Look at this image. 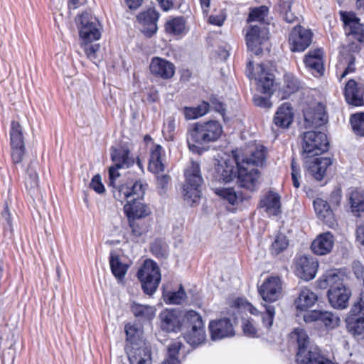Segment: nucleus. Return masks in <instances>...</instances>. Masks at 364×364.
Instances as JSON below:
<instances>
[{"label": "nucleus", "instance_id": "obj_1", "mask_svg": "<svg viewBox=\"0 0 364 364\" xmlns=\"http://www.w3.org/2000/svg\"><path fill=\"white\" fill-rule=\"evenodd\" d=\"M223 133V127L215 120L196 122L187 132V144L189 149L200 154V146L216 141Z\"/></svg>", "mask_w": 364, "mask_h": 364}, {"label": "nucleus", "instance_id": "obj_2", "mask_svg": "<svg viewBox=\"0 0 364 364\" xmlns=\"http://www.w3.org/2000/svg\"><path fill=\"white\" fill-rule=\"evenodd\" d=\"M319 287L321 288L329 287L328 299L333 308L336 309L347 308L351 291L343 284L340 274L335 270L326 272L320 278Z\"/></svg>", "mask_w": 364, "mask_h": 364}, {"label": "nucleus", "instance_id": "obj_3", "mask_svg": "<svg viewBox=\"0 0 364 364\" xmlns=\"http://www.w3.org/2000/svg\"><path fill=\"white\" fill-rule=\"evenodd\" d=\"M291 338L296 340L298 351L296 361L298 364H333L331 360L321 354L317 348L308 349L309 336L305 330L297 328L290 334Z\"/></svg>", "mask_w": 364, "mask_h": 364}, {"label": "nucleus", "instance_id": "obj_4", "mask_svg": "<svg viewBox=\"0 0 364 364\" xmlns=\"http://www.w3.org/2000/svg\"><path fill=\"white\" fill-rule=\"evenodd\" d=\"M186 183L183 186L184 199L191 205L197 203L201 196L203 182L198 163L191 162L185 171Z\"/></svg>", "mask_w": 364, "mask_h": 364}, {"label": "nucleus", "instance_id": "obj_5", "mask_svg": "<svg viewBox=\"0 0 364 364\" xmlns=\"http://www.w3.org/2000/svg\"><path fill=\"white\" fill-rule=\"evenodd\" d=\"M137 277L144 292L151 296L156 291L161 279L159 267L151 259H146L137 272Z\"/></svg>", "mask_w": 364, "mask_h": 364}, {"label": "nucleus", "instance_id": "obj_6", "mask_svg": "<svg viewBox=\"0 0 364 364\" xmlns=\"http://www.w3.org/2000/svg\"><path fill=\"white\" fill-rule=\"evenodd\" d=\"M187 331L184 338L191 346H198L203 343L206 338L204 323L201 316L195 311H188L184 315Z\"/></svg>", "mask_w": 364, "mask_h": 364}, {"label": "nucleus", "instance_id": "obj_7", "mask_svg": "<svg viewBox=\"0 0 364 364\" xmlns=\"http://www.w3.org/2000/svg\"><path fill=\"white\" fill-rule=\"evenodd\" d=\"M81 41L92 43L100 39L101 33L98 20L88 12H83L76 18Z\"/></svg>", "mask_w": 364, "mask_h": 364}, {"label": "nucleus", "instance_id": "obj_8", "mask_svg": "<svg viewBox=\"0 0 364 364\" xmlns=\"http://www.w3.org/2000/svg\"><path fill=\"white\" fill-rule=\"evenodd\" d=\"M114 198L122 204L129 203L132 200L142 199L145 193V186L141 181H130L124 184L112 186Z\"/></svg>", "mask_w": 364, "mask_h": 364}, {"label": "nucleus", "instance_id": "obj_9", "mask_svg": "<svg viewBox=\"0 0 364 364\" xmlns=\"http://www.w3.org/2000/svg\"><path fill=\"white\" fill-rule=\"evenodd\" d=\"M302 147L308 154L318 155L328 150V141L323 132L309 131L304 133Z\"/></svg>", "mask_w": 364, "mask_h": 364}, {"label": "nucleus", "instance_id": "obj_10", "mask_svg": "<svg viewBox=\"0 0 364 364\" xmlns=\"http://www.w3.org/2000/svg\"><path fill=\"white\" fill-rule=\"evenodd\" d=\"M237 182L240 186L255 191L260 183V173L255 167L245 165L243 159H237Z\"/></svg>", "mask_w": 364, "mask_h": 364}, {"label": "nucleus", "instance_id": "obj_11", "mask_svg": "<svg viewBox=\"0 0 364 364\" xmlns=\"http://www.w3.org/2000/svg\"><path fill=\"white\" fill-rule=\"evenodd\" d=\"M11 157L14 164H21L26 153L22 127L18 122L12 121L10 130Z\"/></svg>", "mask_w": 364, "mask_h": 364}, {"label": "nucleus", "instance_id": "obj_12", "mask_svg": "<svg viewBox=\"0 0 364 364\" xmlns=\"http://www.w3.org/2000/svg\"><path fill=\"white\" fill-rule=\"evenodd\" d=\"M268 30L264 23L252 24L246 34V43L250 50L258 55L262 53V46L268 40Z\"/></svg>", "mask_w": 364, "mask_h": 364}, {"label": "nucleus", "instance_id": "obj_13", "mask_svg": "<svg viewBox=\"0 0 364 364\" xmlns=\"http://www.w3.org/2000/svg\"><path fill=\"white\" fill-rule=\"evenodd\" d=\"M233 158L227 156L218 160L215 168V177L216 180L224 183L232 181L237 174V161L236 154L232 151Z\"/></svg>", "mask_w": 364, "mask_h": 364}, {"label": "nucleus", "instance_id": "obj_14", "mask_svg": "<svg viewBox=\"0 0 364 364\" xmlns=\"http://www.w3.org/2000/svg\"><path fill=\"white\" fill-rule=\"evenodd\" d=\"M247 68L248 77L257 81L258 88L262 93L270 95L273 91L274 75L266 71L263 64L257 65L254 72L252 70V63L249 62Z\"/></svg>", "mask_w": 364, "mask_h": 364}, {"label": "nucleus", "instance_id": "obj_15", "mask_svg": "<svg viewBox=\"0 0 364 364\" xmlns=\"http://www.w3.org/2000/svg\"><path fill=\"white\" fill-rule=\"evenodd\" d=\"M340 14L346 34L360 42H364V28L360 18L353 12L341 11Z\"/></svg>", "mask_w": 364, "mask_h": 364}, {"label": "nucleus", "instance_id": "obj_16", "mask_svg": "<svg viewBox=\"0 0 364 364\" xmlns=\"http://www.w3.org/2000/svg\"><path fill=\"white\" fill-rule=\"evenodd\" d=\"M312 33L300 26H295L289 34V41L291 50L302 52L311 43Z\"/></svg>", "mask_w": 364, "mask_h": 364}, {"label": "nucleus", "instance_id": "obj_17", "mask_svg": "<svg viewBox=\"0 0 364 364\" xmlns=\"http://www.w3.org/2000/svg\"><path fill=\"white\" fill-rule=\"evenodd\" d=\"M295 273L305 281L313 279L317 272L318 263L313 257L303 255L296 260Z\"/></svg>", "mask_w": 364, "mask_h": 364}, {"label": "nucleus", "instance_id": "obj_18", "mask_svg": "<svg viewBox=\"0 0 364 364\" xmlns=\"http://www.w3.org/2000/svg\"><path fill=\"white\" fill-rule=\"evenodd\" d=\"M239 309L248 311L252 315L257 316L261 314L263 326L269 330L273 324L275 309L272 305H264V311L258 310L252 304L247 301L240 299L237 301Z\"/></svg>", "mask_w": 364, "mask_h": 364}, {"label": "nucleus", "instance_id": "obj_19", "mask_svg": "<svg viewBox=\"0 0 364 364\" xmlns=\"http://www.w3.org/2000/svg\"><path fill=\"white\" fill-rule=\"evenodd\" d=\"M282 291V282L278 277H268L258 288L262 299L267 302H274L278 299Z\"/></svg>", "mask_w": 364, "mask_h": 364}, {"label": "nucleus", "instance_id": "obj_20", "mask_svg": "<svg viewBox=\"0 0 364 364\" xmlns=\"http://www.w3.org/2000/svg\"><path fill=\"white\" fill-rule=\"evenodd\" d=\"M159 17V12L153 8H149L137 15V21L141 26V31L146 36L151 37L156 33Z\"/></svg>", "mask_w": 364, "mask_h": 364}, {"label": "nucleus", "instance_id": "obj_21", "mask_svg": "<svg viewBox=\"0 0 364 364\" xmlns=\"http://www.w3.org/2000/svg\"><path fill=\"white\" fill-rule=\"evenodd\" d=\"M236 160L243 159L245 165L254 167L262 166L266 160L267 149L263 145H256L248 154H244L241 151H235Z\"/></svg>", "mask_w": 364, "mask_h": 364}, {"label": "nucleus", "instance_id": "obj_22", "mask_svg": "<svg viewBox=\"0 0 364 364\" xmlns=\"http://www.w3.org/2000/svg\"><path fill=\"white\" fill-rule=\"evenodd\" d=\"M149 70L154 76L167 80L173 76L175 66L172 63L164 58L154 57L151 60Z\"/></svg>", "mask_w": 364, "mask_h": 364}, {"label": "nucleus", "instance_id": "obj_23", "mask_svg": "<svg viewBox=\"0 0 364 364\" xmlns=\"http://www.w3.org/2000/svg\"><path fill=\"white\" fill-rule=\"evenodd\" d=\"M306 167L311 176L317 181H321L326 171L331 164L332 160L329 157H309L305 161Z\"/></svg>", "mask_w": 364, "mask_h": 364}, {"label": "nucleus", "instance_id": "obj_24", "mask_svg": "<svg viewBox=\"0 0 364 364\" xmlns=\"http://www.w3.org/2000/svg\"><path fill=\"white\" fill-rule=\"evenodd\" d=\"M211 338L220 340L234 335V329L230 319L223 318L213 321L209 324Z\"/></svg>", "mask_w": 364, "mask_h": 364}, {"label": "nucleus", "instance_id": "obj_25", "mask_svg": "<svg viewBox=\"0 0 364 364\" xmlns=\"http://www.w3.org/2000/svg\"><path fill=\"white\" fill-rule=\"evenodd\" d=\"M304 63L314 76L323 75L324 68L322 50H309L304 59Z\"/></svg>", "mask_w": 364, "mask_h": 364}, {"label": "nucleus", "instance_id": "obj_26", "mask_svg": "<svg viewBox=\"0 0 364 364\" xmlns=\"http://www.w3.org/2000/svg\"><path fill=\"white\" fill-rule=\"evenodd\" d=\"M364 87L358 85L354 80H350L346 85L344 95L346 102L358 107L364 105Z\"/></svg>", "mask_w": 364, "mask_h": 364}, {"label": "nucleus", "instance_id": "obj_27", "mask_svg": "<svg viewBox=\"0 0 364 364\" xmlns=\"http://www.w3.org/2000/svg\"><path fill=\"white\" fill-rule=\"evenodd\" d=\"M161 327L167 332H175L181 326L180 312L166 309L160 313Z\"/></svg>", "mask_w": 364, "mask_h": 364}, {"label": "nucleus", "instance_id": "obj_28", "mask_svg": "<svg viewBox=\"0 0 364 364\" xmlns=\"http://www.w3.org/2000/svg\"><path fill=\"white\" fill-rule=\"evenodd\" d=\"M334 245V237L330 232L318 235L312 242L311 249L318 255H325L331 252Z\"/></svg>", "mask_w": 364, "mask_h": 364}, {"label": "nucleus", "instance_id": "obj_29", "mask_svg": "<svg viewBox=\"0 0 364 364\" xmlns=\"http://www.w3.org/2000/svg\"><path fill=\"white\" fill-rule=\"evenodd\" d=\"M306 127H318L326 123L327 117L325 107L318 103L314 109H310L304 113Z\"/></svg>", "mask_w": 364, "mask_h": 364}, {"label": "nucleus", "instance_id": "obj_30", "mask_svg": "<svg viewBox=\"0 0 364 364\" xmlns=\"http://www.w3.org/2000/svg\"><path fill=\"white\" fill-rule=\"evenodd\" d=\"M111 159L114 166L118 168H127L134 164V157L129 150L124 146L111 148Z\"/></svg>", "mask_w": 364, "mask_h": 364}, {"label": "nucleus", "instance_id": "obj_31", "mask_svg": "<svg viewBox=\"0 0 364 364\" xmlns=\"http://www.w3.org/2000/svg\"><path fill=\"white\" fill-rule=\"evenodd\" d=\"M124 210L129 222L147 216L150 213L149 208L141 202V199L132 200L124 206Z\"/></svg>", "mask_w": 364, "mask_h": 364}, {"label": "nucleus", "instance_id": "obj_32", "mask_svg": "<svg viewBox=\"0 0 364 364\" xmlns=\"http://www.w3.org/2000/svg\"><path fill=\"white\" fill-rule=\"evenodd\" d=\"M260 207L269 215H277L281 212L280 196L278 193L269 191L260 200Z\"/></svg>", "mask_w": 364, "mask_h": 364}, {"label": "nucleus", "instance_id": "obj_33", "mask_svg": "<svg viewBox=\"0 0 364 364\" xmlns=\"http://www.w3.org/2000/svg\"><path fill=\"white\" fill-rule=\"evenodd\" d=\"M128 358L130 364H152L151 348L146 344L139 348L132 346Z\"/></svg>", "mask_w": 364, "mask_h": 364}, {"label": "nucleus", "instance_id": "obj_34", "mask_svg": "<svg viewBox=\"0 0 364 364\" xmlns=\"http://www.w3.org/2000/svg\"><path fill=\"white\" fill-rule=\"evenodd\" d=\"M294 114L289 104L284 103L277 109L273 119L274 125L288 128L293 122Z\"/></svg>", "mask_w": 364, "mask_h": 364}, {"label": "nucleus", "instance_id": "obj_35", "mask_svg": "<svg viewBox=\"0 0 364 364\" xmlns=\"http://www.w3.org/2000/svg\"><path fill=\"white\" fill-rule=\"evenodd\" d=\"M164 151L159 144H154L150 150V159L149 163V169L154 173H160L164 170L163 158L164 157Z\"/></svg>", "mask_w": 364, "mask_h": 364}, {"label": "nucleus", "instance_id": "obj_36", "mask_svg": "<svg viewBox=\"0 0 364 364\" xmlns=\"http://www.w3.org/2000/svg\"><path fill=\"white\" fill-rule=\"evenodd\" d=\"M317 295L311 289L304 288L300 291L298 298L295 300V305L298 310L307 311L317 301Z\"/></svg>", "mask_w": 364, "mask_h": 364}, {"label": "nucleus", "instance_id": "obj_37", "mask_svg": "<svg viewBox=\"0 0 364 364\" xmlns=\"http://www.w3.org/2000/svg\"><path fill=\"white\" fill-rule=\"evenodd\" d=\"M165 31L172 36H183L186 33V21L183 17L168 19L165 24Z\"/></svg>", "mask_w": 364, "mask_h": 364}, {"label": "nucleus", "instance_id": "obj_38", "mask_svg": "<svg viewBox=\"0 0 364 364\" xmlns=\"http://www.w3.org/2000/svg\"><path fill=\"white\" fill-rule=\"evenodd\" d=\"M109 265L114 276L119 281H122L127 274L128 267L121 262L119 256L114 252H110Z\"/></svg>", "mask_w": 364, "mask_h": 364}, {"label": "nucleus", "instance_id": "obj_39", "mask_svg": "<svg viewBox=\"0 0 364 364\" xmlns=\"http://www.w3.org/2000/svg\"><path fill=\"white\" fill-rule=\"evenodd\" d=\"M314 208L318 218L324 222L328 223L333 218V212L326 200L316 198L314 200Z\"/></svg>", "mask_w": 364, "mask_h": 364}, {"label": "nucleus", "instance_id": "obj_40", "mask_svg": "<svg viewBox=\"0 0 364 364\" xmlns=\"http://www.w3.org/2000/svg\"><path fill=\"white\" fill-rule=\"evenodd\" d=\"M210 105L206 102H203L197 107H185L183 114L187 120H191L200 117L208 112Z\"/></svg>", "mask_w": 364, "mask_h": 364}, {"label": "nucleus", "instance_id": "obj_41", "mask_svg": "<svg viewBox=\"0 0 364 364\" xmlns=\"http://www.w3.org/2000/svg\"><path fill=\"white\" fill-rule=\"evenodd\" d=\"M291 0H280L278 3V10L284 20L289 23L299 21V18L291 11Z\"/></svg>", "mask_w": 364, "mask_h": 364}, {"label": "nucleus", "instance_id": "obj_42", "mask_svg": "<svg viewBox=\"0 0 364 364\" xmlns=\"http://www.w3.org/2000/svg\"><path fill=\"white\" fill-rule=\"evenodd\" d=\"M215 193L232 205L237 204L242 200V196L237 193L232 188H216Z\"/></svg>", "mask_w": 364, "mask_h": 364}, {"label": "nucleus", "instance_id": "obj_43", "mask_svg": "<svg viewBox=\"0 0 364 364\" xmlns=\"http://www.w3.org/2000/svg\"><path fill=\"white\" fill-rule=\"evenodd\" d=\"M349 203L352 212H364V193L362 191H353L350 194Z\"/></svg>", "mask_w": 364, "mask_h": 364}, {"label": "nucleus", "instance_id": "obj_44", "mask_svg": "<svg viewBox=\"0 0 364 364\" xmlns=\"http://www.w3.org/2000/svg\"><path fill=\"white\" fill-rule=\"evenodd\" d=\"M176 129V115L166 118L164 122L162 133L164 138L168 141H173Z\"/></svg>", "mask_w": 364, "mask_h": 364}, {"label": "nucleus", "instance_id": "obj_45", "mask_svg": "<svg viewBox=\"0 0 364 364\" xmlns=\"http://www.w3.org/2000/svg\"><path fill=\"white\" fill-rule=\"evenodd\" d=\"M182 343L180 341H174L168 347L167 358L163 364H181L178 358V353Z\"/></svg>", "mask_w": 364, "mask_h": 364}, {"label": "nucleus", "instance_id": "obj_46", "mask_svg": "<svg viewBox=\"0 0 364 364\" xmlns=\"http://www.w3.org/2000/svg\"><path fill=\"white\" fill-rule=\"evenodd\" d=\"M164 301L168 304H181L186 297V294L183 287L181 285L178 291H170L164 294Z\"/></svg>", "mask_w": 364, "mask_h": 364}, {"label": "nucleus", "instance_id": "obj_47", "mask_svg": "<svg viewBox=\"0 0 364 364\" xmlns=\"http://www.w3.org/2000/svg\"><path fill=\"white\" fill-rule=\"evenodd\" d=\"M25 186L31 194L35 193L38 187V176L36 171L30 166L27 170Z\"/></svg>", "mask_w": 364, "mask_h": 364}, {"label": "nucleus", "instance_id": "obj_48", "mask_svg": "<svg viewBox=\"0 0 364 364\" xmlns=\"http://www.w3.org/2000/svg\"><path fill=\"white\" fill-rule=\"evenodd\" d=\"M132 311L136 317L141 316L151 319L154 316V308L148 305L134 304L132 306Z\"/></svg>", "mask_w": 364, "mask_h": 364}, {"label": "nucleus", "instance_id": "obj_49", "mask_svg": "<svg viewBox=\"0 0 364 364\" xmlns=\"http://www.w3.org/2000/svg\"><path fill=\"white\" fill-rule=\"evenodd\" d=\"M326 311L313 310L304 313L303 319L306 323H316L318 325H323L324 322V316Z\"/></svg>", "mask_w": 364, "mask_h": 364}, {"label": "nucleus", "instance_id": "obj_50", "mask_svg": "<svg viewBox=\"0 0 364 364\" xmlns=\"http://www.w3.org/2000/svg\"><path fill=\"white\" fill-rule=\"evenodd\" d=\"M151 251L157 258H165L168 256V245L161 239H156L151 244Z\"/></svg>", "mask_w": 364, "mask_h": 364}, {"label": "nucleus", "instance_id": "obj_51", "mask_svg": "<svg viewBox=\"0 0 364 364\" xmlns=\"http://www.w3.org/2000/svg\"><path fill=\"white\" fill-rule=\"evenodd\" d=\"M268 14V8L262 6L259 8H255L251 11L249 14L248 21L253 22L256 21L257 25H260V23H264V20Z\"/></svg>", "mask_w": 364, "mask_h": 364}, {"label": "nucleus", "instance_id": "obj_52", "mask_svg": "<svg viewBox=\"0 0 364 364\" xmlns=\"http://www.w3.org/2000/svg\"><path fill=\"white\" fill-rule=\"evenodd\" d=\"M350 124L354 132L364 136V113L355 114L350 117Z\"/></svg>", "mask_w": 364, "mask_h": 364}, {"label": "nucleus", "instance_id": "obj_53", "mask_svg": "<svg viewBox=\"0 0 364 364\" xmlns=\"http://www.w3.org/2000/svg\"><path fill=\"white\" fill-rule=\"evenodd\" d=\"M289 245V240L286 235L279 234L274 239L272 245V252L273 254L278 255L284 251Z\"/></svg>", "mask_w": 364, "mask_h": 364}, {"label": "nucleus", "instance_id": "obj_54", "mask_svg": "<svg viewBox=\"0 0 364 364\" xmlns=\"http://www.w3.org/2000/svg\"><path fill=\"white\" fill-rule=\"evenodd\" d=\"M300 87V82L296 77L293 75H287L284 76V89L287 95L296 92Z\"/></svg>", "mask_w": 364, "mask_h": 364}, {"label": "nucleus", "instance_id": "obj_55", "mask_svg": "<svg viewBox=\"0 0 364 364\" xmlns=\"http://www.w3.org/2000/svg\"><path fill=\"white\" fill-rule=\"evenodd\" d=\"M323 326L327 330H331L338 327L340 324V318L331 311H325Z\"/></svg>", "mask_w": 364, "mask_h": 364}, {"label": "nucleus", "instance_id": "obj_56", "mask_svg": "<svg viewBox=\"0 0 364 364\" xmlns=\"http://www.w3.org/2000/svg\"><path fill=\"white\" fill-rule=\"evenodd\" d=\"M352 268L356 278L363 282L359 296L362 297L364 295V265L359 261H355L353 262Z\"/></svg>", "mask_w": 364, "mask_h": 364}, {"label": "nucleus", "instance_id": "obj_57", "mask_svg": "<svg viewBox=\"0 0 364 364\" xmlns=\"http://www.w3.org/2000/svg\"><path fill=\"white\" fill-rule=\"evenodd\" d=\"M242 327L245 336L251 338H256L259 336V331L255 326L252 319L243 320Z\"/></svg>", "mask_w": 364, "mask_h": 364}, {"label": "nucleus", "instance_id": "obj_58", "mask_svg": "<svg viewBox=\"0 0 364 364\" xmlns=\"http://www.w3.org/2000/svg\"><path fill=\"white\" fill-rule=\"evenodd\" d=\"M81 47L83 48L87 57L91 60L97 58V53L100 49L99 44H91L81 41Z\"/></svg>", "mask_w": 364, "mask_h": 364}, {"label": "nucleus", "instance_id": "obj_59", "mask_svg": "<svg viewBox=\"0 0 364 364\" xmlns=\"http://www.w3.org/2000/svg\"><path fill=\"white\" fill-rule=\"evenodd\" d=\"M291 180L293 183V186L298 188L300 186V179L301 178V171L299 165L296 163V161L294 159H292L291 164Z\"/></svg>", "mask_w": 364, "mask_h": 364}, {"label": "nucleus", "instance_id": "obj_60", "mask_svg": "<svg viewBox=\"0 0 364 364\" xmlns=\"http://www.w3.org/2000/svg\"><path fill=\"white\" fill-rule=\"evenodd\" d=\"M125 333L127 335V341L134 342L136 338L139 337L141 331L135 325L129 323L125 326Z\"/></svg>", "mask_w": 364, "mask_h": 364}, {"label": "nucleus", "instance_id": "obj_61", "mask_svg": "<svg viewBox=\"0 0 364 364\" xmlns=\"http://www.w3.org/2000/svg\"><path fill=\"white\" fill-rule=\"evenodd\" d=\"M90 187L99 194L104 193L105 191V188L102 183L100 174L93 176L90 183Z\"/></svg>", "mask_w": 364, "mask_h": 364}, {"label": "nucleus", "instance_id": "obj_62", "mask_svg": "<svg viewBox=\"0 0 364 364\" xmlns=\"http://www.w3.org/2000/svg\"><path fill=\"white\" fill-rule=\"evenodd\" d=\"M156 181H157V186L159 189L160 194L165 193L167 186L170 181V177L167 174L159 175V173H156Z\"/></svg>", "mask_w": 364, "mask_h": 364}, {"label": "nucleus", "instance_id": "obj_63", "mask_svg": "<svg viewBox=\"0 0 364 364\" xmlns=\"http://www.w3.org/2000/svg\"><path fill=\"white\" fill-rule=\"evenodd\" d=\"M225 20V16L223 11L215 15H210L208 17V22L212 25L221 26Z\"/></svg>", "mask_w": 364, "mask_h": 364}, {"label": "nucleus", "instance_id": "obj_64", "mask_svg": "<svg viewBox=\"0 0 364 364\" xmlns=\"http://www.w3.org/2000/svg\"><path fill=\"white\" fill-rule=\"evenodd\" d=\"M253 102L256 106L262 108L269 109L272 107V103L270 102L269 98L265 97L255 95L254 96Z\"/></svg>", "mask_w": 364, "mask_h": 364}]
</instances>
